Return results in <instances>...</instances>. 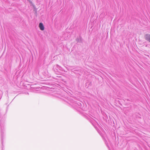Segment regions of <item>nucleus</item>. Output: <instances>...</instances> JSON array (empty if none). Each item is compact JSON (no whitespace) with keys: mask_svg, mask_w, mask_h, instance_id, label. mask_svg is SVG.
Returning a JSON list of instances; mask_svg holds the SVG:
<instances>
[{"mask_svg":"<svg viewBox=\"0 0 150 150\" xmlns=\"http://www.w3.org/2000/svg\"><path fill=\"white\" fill-rule=\"evenodd\" d=\"M53 69L55 73L57 74H60L62 71H64V72L67 71L64 70L61 66L58 64L55 65L54 66Z\"/></svg>","mask_w":150,"mask_h":150,"instance_id":"nucleus-1","label":"nucleus"},{"mask_svg":"<svg viewBox=\"0 0 150 150\" xmlns=\"http://www.w3.org/2000/svg\"><path fill=\"white\" fill-rule=\"evenodd\" d=\"M144 38L146 40L150 42V34H146L144 36Z\"/></svg>","mask_w":150,"mask_h":150,"instance_id":"nucleus-4","label":"nucleus"},{"mask_svg":"<svg viewBox=\"0 0 150 150\" xmlns=\"http://www.w3.org/2000/svg\"><path fill=\"white\" fill-rule=\"evenodd\" d=\"M71 102L72 104L71 105L73 107L76 109L78 108H81L83 110H86V109L82 108L81 104L79 102H76L74 101L73 100L71 101Z\"/></svg>","mask_w":150,"mask_h":150,"instance_id":"nucleus-2","label":"nucleus"},{"mask_svg":"<svg viewBox=\"0 0 150 150\" xmlns=\"http://www.w3.org/2000/svg\"><path fill=\"white\" fill-rule=\"evenodd\" d=\"M39 27L40 29L42 30H43L44 29V26L43 24L41 23H39Z\"/></svg>","mask_w":150,"mask_h":150,"instance_id":"nucleus-5","label":"nucleus"},{"mask_svg":"<svg viewBox=\"0 0 150 150\" xmlns=\"http://www.w3.org/2000/svg\"><path fill=\"white\" fill-rule=\"evenodd\" d=\"M147 45H146V47H147Z\"/></svg>","mask_w":150,"mask_h":150,"instance_id":"nucleus-8","label":"nucleus"},{"mask_svg":"<svg viewBox=\"0 0 150 150\" xmlns=\"http://www.w3.org/2000/svg\"><path fill=\"white\" fill-rule=\"evenodd\" d=\"M93 118H91H91H92V120H89V121H90V122L92 124H93V123L94 122V121L95 122H96V121L95 120V117H93Z\"/></svg>","mask_w":150,"mask_h":150,"instance_id":"nucleus-7","label":"nucleus"},{"mask_svg":"<svg viewBox=\"0 0 150 150\" xmlns=\"http://www.w3.org/2000/svg\"><path fill=\"white\" fill-rule=\"evenodd\" d=\"M4 122L2 121H0V132H1V143L3 145V131L4 129Z\"/></svg>","mask_w":150,"mask_h":150,"instance_id":"nucleus-3","label":"nucleus"},{"mask_svg":"<svg viewBox=\"0 0 150 150\" xmlns=\"http://www.w3.org/2000/svg\"><path fill=\"white\" fill-rule=\"evenodd\" d=\"M76 41L77 42L81 43L82 42L83 40L81 37H79L76 39Z\"/></svg>","mask_w":150,"mask_h":150,"instance_id":"nucleus-6","label":"nucleus"}]
</instances>
